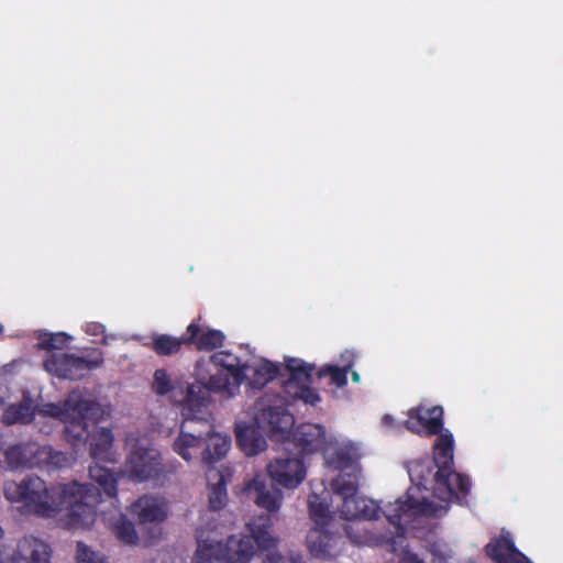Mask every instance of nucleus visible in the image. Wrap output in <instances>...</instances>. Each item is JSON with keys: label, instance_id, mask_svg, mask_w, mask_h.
<instances>
[{"label": "nucleus", "instance_id": "obj_42", "mask_svg": "<svg viewBox=\"0 0 563 563\" xmlns=\"http://www.w3.org/2000/svg\"><path fill=\"white\" fill-rule=\"evenodd\" d=\"M355 462L353 452L350 449L341 448L334 453L333 465L341 471L351 467Z\"/></svg>", "mask_w": 563, "mask_h": 563}, {"label": "nucleus", "instance_id": "obj_6", "mask_svg": "<svg viewBox=\"0 0 563 563\" xmlns=\"http://www.w3.org/2000/svg\"><path fill=\"white\" fill-rule=\"evenodd\" d=\"M90 456L95 460L89 466L90 478L98 484L95 488L99 497L101 492L110 498L117 499L119 475L110 468L100 465L97 461H111V450L113 445V433L108 428H96L90 433Z\"/></svg>", "mask_w": 563, "mask_h": 563}, {"label": "nucleus", "instance_id": "obj_44", "mask_svg": "<svg viewBox=\"0 0 563 563\" xmlns=\"http://www.w3.org/2000/svg\"><path fill=\"white\" fill-rule=\"evenodd\" d=\"M104 330V327L98 322H92L87 324L86 332L91 335L101 334Z\"/></svg>", "mask_w": 563, "mask_h": 563}, {"label": "nucleus", "instance_id": "obj_10", "mask_svg": "<svg viewBox=\"0 0 563 563\" xmlns=\"http://www.w3.org/2000/svg\"><path fill=\"white\" fill-rule=\"evenodd\" d=\"M124 471L133 482L163 484L169 474L175 473V467L164 464L157 450L135 446L124 463Z\"/></svg>", "mask_w": 563, "mask_h": 563}, {"label": "nucleus", "instance_id": "obj_15", "mask_svg": "<svg viewBox=\"0 0 563 563\" xmlns=\"http://www.w3.org/2000/svg\"><path fill=\"white\" fill-rule=\"evenodd\" d=\"M292 442L301 453H314L325 449V429L316 423H302L292 432Z\"/></svg>", "mask_w": 563, "mask_h": 563}, {"label": "nucleus", "instance_id": "obj_46", "mask_svg": "<svg viewBox=\"0 0 563 563\" xmlns=\"http://www.w3.org/2000/svg\"><path fill=\"white\" fill-rule=\"evenodd\" d=\"M352 380L355 383L360 382V375L357 372H352Z\"/></svg>", "mask_w": 563, "mask_h": 563}, {"label": "nucleus", "instance_id": "obj_39", "mask_svg": "<svg viewBox=\"0 0 563 563\" xmlns=\"http://www.w3.org/2000/svg\"><path fill=\"white\" fill-rule=\"evenodd\" d=\"M310 384L300 385L292 389V393H286L292 400H302L305 404L316 405L320 401L319 395L309 386Z\"/></svg>", "mask_w": 563, "mask_h": 563}, {"label": "nucleus", "instance_id": "obj_34", "mask_svg": "<svg viewBox=\"0 0 563 563\" xmlns=\"http://www.w3.org/2000/svg\"><path fill=\"white\" fill-rule=\"evenodd\" d=\"M113 532L118 540L125 544H136L139 537L134 523L121 515V517L113 525Z\"/></svg>", "mask_w": 563, "mask_h": 563}, {"label": "nucleus", "instance_id": "obj_11", "mask_svg": "<svg viewBox=\"0 0 563 563\" xmlns=\"http://www.w3.org/2000/svg\"><path fill=\"white\" fill-rule=\"evenodd\" d=\"M443 415L444 411L441 406L437 405L428 408L419 405L408 410L405 427L419 435H437L444 429Z\"/></svg>", "mask_w": 563, "mask_h": 563}, {"label": "nucleus", "instance_id": "obj_33", "mask_svg": "<svg viewBox=\"0 0 563 563\" xmlns=\"http://www.w3.org/2000/svg\"><path fill=\"white\" fill-rule=\"evenodd\" d=\"M352 367V363L339 367L336 365H324L321 367L317 375L318 377H330L331 384L339 388L344 387L347 384V373Z\"/></svg>", "mask_w": 563, "mask_h": 563}, {"label": "nucleus", "instance_id": "obj_32", "mask_svg": "<svg viewBox=\"0 0 563 563\" xmlns=\"http://www.w3.org/2000/svg\"><path fill=\"white\" fill-rule=\"evenodd\" d=\"M195 563H227L221 553V543L199 544L195 558Z\"/></svg>", "mask_w": 563, "mask_h": 563}, {"label": "nucleus", "instance_id": "obj_43", "mask_svg": "<svg viewBox=\"0 0 563 563\" xmlns=\"http://www.w3.org/2000/svg\"><path fill=\"white\" fill-rule=\"evenodd\" d=\"M263 563H305L301 555H290L288 560H285L278 553H268Z\"/></svg>", "mask_w": 563, "mask_h": 563}, {"label": "nucleus", "instance_id": "obj_25", "mask_svg": "<svg viewBox=\"0 0 563 563\" xmlns=\"http://www.w3.org/2000/svg\"><path fill=\"white\" fill-rule=\"evenodd\" d=\"M0 467L9 471L29 468V442L8 445L1 451Z\"/></svg>", "mask_w": 563, "mask_h": 563}, {"label": "nucleus", "instance_id": "obj_47", "mask_svg": "<svg viewBox=\"0 0 563 563\" xmlns=\"http://www.w3.org/2000/svg\"><path fill=\"white\" fill-rule=\"evenodd\" d=\"M3 332V325L0 323V334Z\"/></svg>", "mask_w": 563, "mask_h": 563}, {"label": "nucleus", "instance_id": "obj_18", "mask_svg": "<svg viewBox=\"0 0 563 563\" xmlns=\"http://www.w3.org/2000/svg\"><path fill=\"white\" fill-rule=\"evenodd\" d=\"M378 511L379 507L373 499L360 496L358 493L344 500L340 507L341 517L347 521L375 519Z\"/></svg>", "mask_w": 563, "mask_h": 563}, {"label": "nucleus", "instance_id": "obj_40", "mask_svg": "<svg viewBox=\"0 0 563 563\" xmlns=\"http://www.w3.org/2000/svg\"><path fill=\"white\" fill-rule=\"evenodd\" d=\"M76 560L77 563H107L103 555L91 551L90 548L81 541L77 542Z\"/></svg>", "mask_w": 563, "mask_h": 563}, {"label": "nucleus", "instance_id": "obj_24", "mask_svg": "<svg viewBox=\"0 0 563 563\" xmlns=\"http://www.w3.org/2000/svg\"><path fill=\"white\" fill-rule=\"evenodd\" d=\"M35 416V407L30 397H24L20 402L9 405L1 417V421L5 426H13L16 423L29 424L33 421Z\"/></svg>", "mask_w": 563, "mask_h": 563}, {"label": "nucleus", "instance_id": "obj_29", "mask_svg": "<svg viewBox=\"0 0 563 563\" xmlns=\"http://www.w3.org/2000/svg\"><path fill=\"white\" fill-rule=\"evenodd\" d=\"M279 366L269 361L260 363L253 369L250 385L254 388H263L279 375Z\"/></svg>", "mask_w": 563, "mask_h": 563}, {"label": "nucleus", "instance_id": "obj_23", "mask_svg": "<svg viewBox=\"0 0 563 563\" xmlns=\"http://www.w3.org/2000/svg\"><path fill=\"white\" fill-rule=\"evenodd\" d=\"M235 435L239 446L249 456L258 454L267 446L266 439L254 426H238Z\"/></svg>", "mask_w": 563, "mask_h": 563}, {"label": "nucleus", "instance_id": "obj_48", "mask_svg": "<svg viewBox=\"0 0 563 563\" xmlns=\"http://www.w3.org/2000/svg\"><path fill=\"white\" fill-rule=\"evenodd\" d=\"M3 404V397L0 396V406Z\"/></svg>", "mask_w": 563, "mask_h": 563}, {"label": "nucleus", "instance_id": "obj_20", "mask_svg": "<svg viewBox=\"0 0 563 563\" xmlns=\"http://www.w3.org/2000/svg\"><path fill=\"white\" fill-rule=\"evenodd\" d=\"M16 553L26 563H51L49 545L35 537H24L20 540Z\"/></svg>", "mask_w": 563, "mask_h": 563}, {"label": "nucleus", "instance_id": "obj_16", "mask_svg": "<svg viewBox=\"0 0 563 563\" xmlns=\"http://www.w3.org/2000/svg\"><path fill=\"white\" fill-rule=\"evenodd\" d=\"M485 552L495 563H532L516 548L510 536L492 539L486 544Z\"/></svg>", "mask_w": 563, "mask_h": 563}, {"label": "nucleus", "instance_id": "obj_22", "mask_svg": "<svg viewBox=\"0 0 563 563\" xmlns=\"http://www.w3.org/2000/svg\"><path fill=\"white\" fill-rule=\"evenodd\" d=\"M210 361L213 365L217 367H221L224 369L228 374H230L231 378L233 379V387L234 389H239L242 383L245 379V371L247 368L246 364H242L240 358L228 352V351H220L216 352L210 356Z\"/></svg>", "mask_w": 563, "mask_h": 563}, {"label": "nucleus", "instance_id": "obj_36", "mask_svg": "<svg viewBox=\"0 0 563 563\" xmlns=\"http://www.w3.org/2000/svg\"><path fill=\"white\" fill-rule=\"evenodd\" d=\"M152 388L153 391L159 396H165L172 393V397L176 399L177 386L174 384L166 369L158 368L154 372Z\"/></svg>", "mask_w": 563, "mask_h": 563}, {"label": "nucleus", "instance_id": "obj_26", "mask_svg": "<svg viewBox=\"0 0 563 563\" xmlns=\"http://www.w3.org/2000/svg\"><path fill=\"white\" fill-rule=\"evenodd\" d=\"M183 345H187L186 332L177 338L169 334L154 333L151 336V342L145 343V346L151 349L158 356H172L179 353Z\"/></svg>", "mask_w": 563, "mask_h": 563}, {"label": "nucleus", "instance_id": "obj_21", "mask_svg": "<svg viewBox=\"0 0 563 563\" xmlns=\"http://www.w3.org/2000/svg\"><path fill=\"white\" fill-rule=\"evenodd\" d=\"M285 369L289 377L284 382V391L292 393V389L300 385L312 383V372L314 366L299 358L289 357L285 361Z\"/></svg>", "mask_w": 563, "mask_h": 563}, {"label": "nucleus", "instance_id": "obj_1", "mask_svg": "<svg viewBox=\"0 0 563 563\" xmlns=\"http://www.w3.org/2000/svg\"><path fill=\"white\" fill-rule=\"evenodd\" d=\"M3 495L13 504H21L25 514L54 518L66 512L69 527H85L95 521L99 494L95 485L73 481L67 484L47 485L37 475H26L20 482L3 483Z\"/></svg>", "mask_w": 563, "mask_h": 563}, {"label": "nucleus", "instance_id": "obj_37", "mask_svg": "<svg viewBox=\"0 0 563 563\" xmlns=\"http://www.w3.org/2000/svg\"><path fill=\"white\" fill-rule=\"evenodd\" d=\"M49 454L51 445L29 442V468H46Z\"/></svg>", "mask_w": 563, "mask_h": 563}, {"label": "nucleus", "instance_id": "obj_35", "mask_svg": "<svg viewBox=\"0 0 563 563\" xmlns=\"http://www.w3.org/2000/svg\"><path fill=\"white\" fill-rule=\"evenodd\" d=\"M309 516L318 527H324L330 519L328 505L319 499L317 495L308 499Z\"/></svg>", "mask_w": 563, "mask_h": 563}, {"label": "nucleus", "instance_id": "obj_19", "mask_svg": "<svg viewBox=\"0 0 563 563\" xmlns=\"http://www.w3.org/2000/svg\"><path fill=\"white\" fill-rule=\"evenodd\" d=\"M140 523L162 522L167 517L165 504L154 496L140 497L132 505Z\"/></svg>", "mask_w": 563, "mask_h": 563}, {"label": "nucleus", "instance_id": "obj_14", "mask_svg": "<svg viewBox=\"0 0 563 563\" xmlns=\"http://www.w3.org/2000/svg\"><path fill=\"white\" fill-rule=\"evenodd\" d=\"M343 543L341 536L331 533L323 527L311 529L307 536L308 549L317 559L336 558L342 551Z\"/></svg>", "mask_w": 563, "mask_h": 563}, {"label": "nucleus", "instance_id": "obj_45", "mask_svg": "<svg viewBox=\"0 0 563 563\" xmlns=\"http://www.w3.org/2000/svg\"><path fill=\"white\" fill-rule=\"evenodd\" d=\"M442 548L443 547L440 545V544H433L431 551H432L434 556H438L439 559L445 560L446 559V554H445V551Z\"/></svg>", "mask_w": 563, "mask_h": 563}, {"label": "nucleus", "instance_id": "obj_8", "mask_svg": "<svg viewBox=\"0 0 563 563\" xmlns=\"http://www.w3.org/2000/svg\"><path fill=\"white\" fill-rule=\"evenodd\" d=\"M104 363L103 352L91 349L87 354L77 356L71 353L52 352L43 362L44 369L60 379L79 380Z\"/></svg>", "mask_w": 563, "mask_h": 563}, {"label": "nucleus", "instance_id": "obj_31", "mask_svg": "<svg viewBox=\"0 0 563 563\" xmlns=\"http://www.w3.org/2000/svg\"><path fill=\"white\" fill-rule=\"evenodd\" d=\"M70 340L71 338L64 332L44 333L38 336L36 347L47 352L63 350L68 346Z\"/></svg>", "mask_w": 563, "mask_h": 563}, {"label": "nucleus", "instance_id": "obj_41", "mask_svg": "<svg viewBox=\"0 0 563 563\" xmlns=\"http://www.w3.org/2000/svg\"><path fill=\"white\" fill-rule=\"evenodd\" d=\"M73 457L63 451H57L51 446L46 470L65 468L71 465Z\"/></svg>", "mask_w": 563, "mask_h": 563}, {"label": "nucleus", "instance_id": "obj_17", "mask_svg": "<svg viewBox=\"0 0 563 563\" xmlns=\"http://www.w3.org/2000/svg\"><path fill=\"white\" fill-rule=\"evenodd\" d=\"M245 493L254 495L255 504L267 510L268 512H276L279 510L283 501V493L279 488L272 486L267 487L264 479L254 477L245 485Z\"/></svg>", "mask_w": 563, "mask_h": 563}, {"label": "nucleus", "instance_id": "obj_4", "mask_svg": "<svg viewBox=\"0 0 563 563\" xmlns=\"http://www.w3.org/2000/svg\"><path fill=\"white\" fill-rule=\"evenodd\" d=\"M47 413L65 423L66 440L78 446L89 441L90 424L95 426L102 418L101 406L92 399L85 398L80 391L68 394L63 405H48Z\"/></svg>", "mask_w": 563, "mask_h": 563}, {"label": "nucleus", "instance_id": "obj_13", "mask_svg": "<svg viewBox=\"0 0 563 563\" xmlns=\"http://www.w3.org/2000/svg\"><path fill=\"white\" fill-rule=\"evenodd\" d=\"M201 316L194 319L186 329L187 345H194L198 351H213L223 345L225 335L222 331L210 329L201 323Z\"/></svg>", "mask_w": 563, "mask_h": 563}, {"label": "nucleus", "instance_id": "obj_2", "mask_svg": "<svg viewBox=\"0 0 563 563\" xmlns=\"http://www.w3.org/2000/svg\"><path fill=\"white\" fill-rule=\"evenodd\" d=\"M433 444V462L437 471L432 473L431 466L416 464L410 471V476H418V485L428 488L432 475L434 495L441 500H456L463 505L471 490V478L453 470L454 439L449 430L438 433Z\"/></svg>", "mask_w": 563, "mask_h": 563}, {"label": "nucleus", "instance_id": "obj_9", "mask_svg": "<svg viewBox=\"0 0 563 563\" xmlns=\"http://www.w3.org/2000/svg\"><path fill=\"white\" fill-rule=\"evenodd\" d=\"M231 445V440L227 435L219 433H208L207 438L195 435L192 433L180 431L174 441L173 450L185 461H191L194 453L202 449L201 461L205 465H212L225 456Z\"/></svg>", "mask_w": 563, "mask_h": 563}, {"label": "nucleus", "instance_id": "obj_27", "mask_svg": "<svg viewBox=\"0 0 563 563\" xmlns=\"http://www.w3.org/2000/svg\"><path fill=\"white\" fill-rule=\"evenodd\" d=\"M346 537L355 545L374 544L379 547L377 541L383 537H389V531L380 534L371 533L363 521H349L344 526Z\"/></svg>", "mask_w": 563, "mask_h": 563}, {"label": "nucleus", "instance_id": "obj_30", "mask_svg": "<svg viewBox=\"0 0 563 563\" xmlns=\"http://www.w3.org/2000/svg\"><path fill=\"white\" fill-rule=\"evenodd\" d=\"M332 489L342 500H347L358 493V481L355 475L341 474L333 479Z\"/></svg>", "mask_w": 563, "mask_h": 563}, {"label": "nucleus", "instance_id": "obj_7", "mask_svg": "<svg viewBox=\"0 0 563 563\" xmlns=\"http://www.w3.org/2000/svg\"><path fill=\"white\" fill-rule=\"evenodd\" d=\"M230 374L227 372H218L212 374L207 383L199 380L186 387V394L179 401L181 405V413L185 420H200L209 405L210 391L225 393L232 397L239 389H234L233 380H230Z\"/></svg>", "mask_w": 563, "mask_h": 563}, {"label": "nucleus", "instance_id": "obj_3", "mask_svg": "<svg viewBox=\"0 0 563 563\" xmlns=\"http://www.w3.org/2000/svg\"><path fill=\"white\" fill-rule=\"evenodd\" d=\"M430 505L428 499H416L407 493L387 508L386 518L394 530L389 531V537L380 538L377 543L388 552L401 555L398 563H423L417 554L408 550L406 527L418 517L427 515Z\"/></svg>", "mask_w": 563, "mask_h": 563}, {"label": "nucleus", "instance_id": "obj_5", "mask_svg": "<svg viewBox=\"0 0 563 563\" xmlns=\"http://www.w3.org/2000/svg\"><path fill=\"white\" fill-rule=\"evenodd\" d=\"M273 521L269 515L256 516L247 523L250 536H230L221 543V553L227 563H249L257 550H268L275 547L271 534Z\"/></svg>", "mask_w": 563, "mask_h": 563}, {"label": "nucleus", "instance_id": "obj_38", "mask_svg": "<svg viewBox=\"0 0 563 563\" xmlns=\"http://www.w3.org/2000/svg\"><path fill=\"white\" fill-rule=\"evenodd\" d=\"M219 476L218 483L209 488V508L214 511L222 509L228 499L225 482L222 475L219 474Z\"/></svg>", "mask_w": 563, "mask_h": 563}, {"label": "nucleus", "instance_id": "obj_12", "mask_svg": "<svg viewBox=\"0 0 563 563\" xmlns=\"http://www.w3.org/2000/svg\"><path fill=\"white\" fill-rule=\"evenodd\" d=\"M267 473L274 484L294 489L306 478V466L302 457H277L268 463Z\"/></svg>", "mask_w": 563, "mask_h": 563}, {"label": "nucleus", "instance_id": "obj_28", "mask_svg": "<svg viewBox=\"0 0 563 563\" xmlns=\"http://www.w3.org/2000/svg\"><path fill=\"white\" fill-rule=\"evenodd\" d=\"M264 419L268 422L271 432L275 435L288 433L295 423L294 416L285 409L269 407L263 411Z\"/></svg>", "mask_w": 563, "mask_h": 563}]
</instances>
